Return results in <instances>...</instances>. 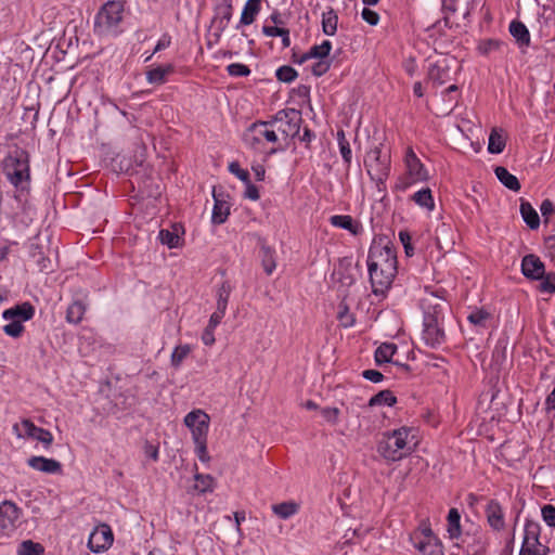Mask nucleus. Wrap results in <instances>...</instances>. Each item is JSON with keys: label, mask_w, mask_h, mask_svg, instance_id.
Instances as JSON below:
<instances>
[{"label": "nucleus", "mask_w": 555, "mask_h": 555, "mask_svg": "<svg viewBox=\"0 0 555 555\" xmlns=\"http://www.w3.org/2000/svg\"><path fill=\"white\" fill-rule=\"evenodd\" d=\"M540 525L535 521L528 520L525 526V535L522 548L531 551V553L542 552L543 545L540 543Z\"/></svg>", "instance_id": "f3484780"}, {"label": "nucleus", "mask_w": 555, "mask_h": 555, "mask_svg": "<svg viewBox=\"0 0 555 555\" xmlns=\"http://www.w3.org/2000/svg\"><path fill=\"white\" fill-rule=\"evenodd\" d=\"M233 7L230 1H224L216 8V13L212 18V25L216 27L217 33L215 36L219 38L227 29L232 18Z\"/></svg>", "instance_id": "a211bd4d"}, {"label": "nucleus", "mask_w": 555, "mask_h": 555, "mask_svg": "<svg viewBox=\"0 0 555 555\" xmlns=\"http://www.w3.org/2000/svg\"><path fill=\"white\" fill-rule=\"evenodd\" d=\"M299 509V505L295 502H282L272 506L273 513L282 519L294 516Z\"/></svg>", "instance_id": "72a5a7b5"}, {"label": "nucleus", "mask_w": 555, "mask_h": 555, "mask_svg": "<svg viewBox=\"0 0 555 555\" xmlns=\"http://www.w3.org/2000/svg\"><path fill=\"white\" fill-rule=\"evenodd\" d=\"M231 294V286L228 282H223L217 292V307L225 309Z\"/></svg>", "instance_id": "37998d69"}, {"label": "nucleus", "mask_w": 555, "mask_h": 555, "mask_svg": "<svg viewBox=\"0 0 555 555\" xmlns=\"http://www.w3.org/2000/svg\"><path fill=\"white\" fill-rule=\"evenodd\" d=\"M430 538H437L429 526L424 525L420 528L418 532H416L412 540L413 542L417 541L418 539H430Z\"/></svg>", "instance_id": "69168bd1"}, {"label": "nucleus", "mask_w": 555, "mask_h": 555, "mask_svg": "<svg viewBox=\"0 0 555 555\" xmlns=\"http://www.w3.org/2000/svg\"><path fill=\"white\" fill-rule=\"evenodd\" d=\"M337 318L344 327H350L354 324V317L350 313L349 308L345 304L339 305Z\"/></svg>", "instance_id": "de8ad7c7"}, {"label": "nucleus", "mask_w": 555, "mask_h": 555, "mask_svg": "<svg viewBox=\"0 0 555 555\" xmlns=\"http://www.w3.org/2000/svg\"><path fill=\"white\" fill-rule=\"evenodd\" d=\"M521 272L527 279L538 281L543 278L545 266L538 256L529 254L521 260Z\"/></svg>", "instance_id": "dca6fc26"}, {"label": "nucleus", "mask_w": 555, "mask_h": 555, "mask_svg": "<svg viewBox=\"0 0 555 555\" xmlns=\"http://www.w3.org/2000/svg\"><path fill=\"white\" fill-rule=\"evenodd\" d=\"M260 2L261 0H247L241 14V25H250L254 23L257 14L260 11Z\"/></svg>", "instance_id": "c85d7f7f"}, {"label": "nucleus", "mask_w": 555, "mask_h": 555, "mask_svg": "<svg viewBox=\"0 0 555 555\" xmlns=\"http://www.w3.org/2000/svg\"><path fill=\"white\" fill-rule=\"evenodd\" d=\"M13 429L18 437H28L40 441L44 449H49L53 442V436L49 430L37 427L29 420H23L20 424H15Z\"/></svg>", "instance_id": "9b49d317"}, {"label": "nucleus", "mask_w": 555, "mask_h": 555, "mask_svg": "<svg viewBox=\"0 0 555 555\" xmlns=\"http://www.w3.org/2000/svg\"><path fill=\"white\" fill-rule=\"evenodd\" d=\"M362 376L373 383H379L383 380L384 376L379 371L376 370H365L362 372Z\"/></svg>", "instance_id": "774afa93"}, {"label": "nucleus", "mask_w": 555, "mask_h": 555, "mask_svg": "<svg viewBox=\"0 0 555 555\" xmlns=\"http://www.w3.org/2000/svg\"><path fill=\"white\" fill-rule=\"evenodd\" d=\"M338 17L333 10L323 13L322 28L325 35L333 36L337 29Z\"/></svg>", "instance_id": "a19ab883"}, {"label": "nucleus", "mask_w": 555, "mask_h": 555, "mask_svg": "<svg viewBox=\"0 0 555 555\" xmlns=\"http://www.w3.org/2000/svg\"><path fill=\"white\" fill-rule=\"evenodd\" d=\"M180 227L177 224L172 225V229H163L158 233V238L162 244L168 246L169 248H177L180 246L181 237L179 235Z\"/></svg>", "instance_id": "bb28decb"}, {"label": "nucleus", "mask_w": 555, "mask_h": 555, "mask_svg": "<svg viewBox=\"0 0 555 555\" xmlns=\"http://www.w3.org/2000/svg\"><path fill=\"white\" fill-rule=\"evenodd\" d=\"M114 535L108 525L102 524L98 526L90 534L88 546L93 553H100L113 544Z\"/></svg>", "instance_id": "ddd939ff"}, {"label": "nucleus", "mask_w": 555, "mask_h": 555, "mask_svg": "<svg viewBox=\"0 0 555 555\" xmlns=\"http://www.w3.org/2000/svg\"><path fill=\"white\" fill-rule=\"evenodd\" d=\"M542 517L543 520L550 526L555 528V507L551 504H547L542 507Z\"/></svg>", "instance_id": "4d7b16f0"}, {"label": "nucleus", "mask_w": 555, "mask_h": 555, "mask_svg": "<svg viewBox=\"0 0 555 555\" xmlns=\"http://www.w3.org/2000/svg\"><path fill=\"white\" fill-rule=\"evenodd\" d=\"M423 339L431 348L440 346L444 341V331L440 325L437 313H426L423 322Z\"/></svg>", "instance_id": "1a4fd4ad"}, {"label": "nucleus", "mask_w": 555, "mask_h": 555, "mask_svg": "<svg viewBox=\"0 0 555 555\" xmlns=\"http://www.w3.org/2000/svg\"><path fill=\"white\" fill-rule=\"evenodd\" d=\"M451 63L452 60L442 57L436 63L431 64L428 69V78L434 83L441 86L451 79Z\"/></svg>", "instance_id": "2eb2a0df"}, {"label": "nucleus", "mask_w": 555, "mask_h": 555, "mask_svg": "<svg viewBox=\"0 0 555 555\" xmlns=\"http://www.w3.org/2000/svg\"><path fill=\"white\" fill-rule=\"evenodd\" d=\"M212 197L215 201L211 221L215 224H222L230 215V204L225 201L223 194H219L214 190Z\"/></svg>", "instance_id": "4be33fe9"}, {"label": "nucleus", "mask_w": 555, "mask_h": 555, "mask_svg": "<svg viewBox=\"0 0 555 555\" xmlns=\"http://www.w3.org/2000/svg\"><path fill=\"white\" fill-rule=\"evenodd\" d=\"M34 314L35 308L29 302L4 310L2 318L9 323L3 326V332L11 337H20L24 331L23 322L30 320Z\"/></svg>", "instance_id": "423d86ee"}, {"label": "nucleus", "mask_w": 555, "mask_h": 555, "mask_svg": "<svg viewBox=\"0 0 555 555\" xmlns=\"http://www.w3.org/2000/svg\"><path fill=\"white\" fill-rule=\"evenodd\" d=\"M124 5L119 1L106 2L95 16L94 30L99 35H107L115 30L121 22Z\"/></svg>", "instance_id": "0eeeda50"}, {"label": "nucleus", "mask_w": 555, "mask_h": 555, "mask_svg": "<svg viewBox=\"0 0 555 555\" xmlns=\"http://www.w3.org/2000/svg\"><path fill=\"white\" fill-rule=\"evenodd\" d=\"M505 137L501 131L493 129L489 135L488 151L491 154H500L505 147Z\"/></svg>", "instance_id": "c9c22d12"}, {"label": "nucleus", "mask_w": 555, "mask_h": 555, "mask_svg": "<svg viewBox=\"0 0 555 555\" xmlns=\"http://www.w3.org/2000/svg\"><path fill=\"white\" fill-rule=\"evenodd\" d=\"M501 47V42L494 39H489L481 42L478 47L479 51L482 54H488L494 50H498Z\"/></svg>", "instance_id": "680f3d73"}, {"label": "nucleus", "mask_w": 555, "mask_h": 555, "mask_svg": "<svg viewBox=\"0 0 555 555\" xmlns=\"http://www.w3.org/2000/svg\"><path fill=\"white\" fill-rule=\"evenodd\" d=\"M539 289L542 293L554 294L555 293V273L550 272L545 273L541 279V283L539 285Z\"/></svg>", "instance_id": "09e8293b"}, {"label": "nucleus", "mask_w": 555, "mask_h": 555, "mask_svg": "<svg viewBox=\"0 0 555 555\" xmlns=\"http://www.w3.org/2000/svg\"><path fill=\"white\" fill-rule=\"evenodd\" d=\"M460 513L456 508H451L448 514V533L451 539H457L461 535Z\"/></svg>", "instance_id": "4c0bfd02"}, {"label": "nucleus", "mask_w": 555, "mask_h": 555, "mask_svg": "<svg viewBox=\"0 0 555 555\" xmlns=\"http://www.w3.org/2000/svg\"><path fill=\"white\" fill-rule=\"evenodd\" d=\"M451 231L450 227L442 223L436 230V243L440 249L449 247L452 244V240H447L446 234Z\"/></svg>", "instance_id": "a18cd8bd"}, {"label": "nucleus", "mask_w": 555, "mask_h": 555, "mask_svg": "<svg viewBox=\"0 0 555 555\" xmlns=\"http://www.w3.org/2000/svg\"><path fill=\"white\" fill-rule=\"evenodd\" d=\"M173 72V66L168 64L165 66H158L147 72L146 78L149 82L154 85H162L166 80V76Z\"/></svg>", "instance_id": "473e14b6"}, {"label": "nucleus", "mask_w": 555, "mask_h": 555, "mask_svg": "<svg viewBox=\"0 0 555 555\" xmlns=\"http://www.w3.org/2000/svg\"><path fill=\"white\" fill-rule=\"evenodd\" d=\"M195 444V453L199 461L206 463L210 460L207 452V439L194 441Z\"/></svg>", "instance_id": "6e6d98bb"}, {"label": "nucleus", "mask_w": 555, "mask_h": 555, "mask_svg": "<svg viewBox=\"0 0 555 555\" xmlns=\"http://www.w3.org/2000/svg\"><path fill=\"white\" fill-rule=\"evenodd\" d=\"M30 256L36 260L40 271L49 269L50 260L44 257L42 248L39 245L31 246Z\"/></svg>", "instance_id": "c03bdc74"}, {"label": "nucleus", "mask_w": 555, "mask_h": 555, "mask_svg": "<svg viewBox=\"0 0 555 555\" xmlns=\"http://www.w3.org/2000/svg\"><path fill=\"white\" fill-rule=\"evenodd\" d=\"M413 543L422 555H443V546L438 538L418 539Z\"/></svg>", "instance_id": "5701e85b"}, {"label": "nucleus", "mask_w": 555, "mask_h": 555, "mask_svg": "<svg viewBox=\"0 0 555 555\" xmlns=\"http://www.w3.org/2000/svg\"><path fill=\"white\" fill-rule=\"evenodd\" d=\"M332 225L348 230L352 234H358L361 230L360 223L356 222L351 216L335 215L330 219Z\"/></svg>", "instance_id": "393cba45"}, {"label": "nucleus", "mask_w": 555, "mask_h": 555, "mask_svg": "<svg viewBox=\"0 0 555 555\" xmlns=\"http://www.w3.org/2000/svg\"><path fill=\"white\" fill-rule=\"evenodd\" d=\"M413 199L421 207L427 208L428 210L434 209L435 203L431 191L428 188L417 191L413 195Z\"/></svg>", "instance_id": "79ce46f5"}, {"label": "nucleus", "mask_w": 555, "mask_h": 555, "mask_svg": "<svg viewBox=\"0 0 555 555\" xmlns=\"http://www.w3.org/2000/svg\"><path fill=\"white\" fill-rule=\"evenodd\" d=\"M27 464L35 470L46 474H61L62 464L53 459H47L44 456H31L27 460Z\"/></svg>", "instance_id": "aec40b11"}, {"label": "nucleus", "mask_w": 555, "mask_h": 555, "mask_svg": "<svg viewBox=\"0 0 555 555\" xmlns=\"http://www.w3.org/2000/svg\"><path fill=\"white\" fill-rule=\"evenodd\" d=\"M210 417L203 410H193L184 417V425L191 430L193 441L207 439Z\"/></svg>", "instance_id": "9d476101"}, {"label": "nucleus", "mask_w": 555, "mask_h": 555, "mask_svg": "<svg viewBox=\"0 0 555 555\" xmlns=\"http://www.w3.org/2000/svg\"><path fill=\"white\" fill-rule=\"evenodd\" d=\"M337 138H338L340 154H341L344 160L349 164L351 162V150H350L348 141L345 138L344 131H338Z\"/></svg>", "instance_id": "603ef678"}, {"label": "nucleus", "mask_w": 555, "mask_h": 555, "mask_svg": "<svg viewBox=\"0 0 555 555\" xmlns=\"http://www.w3.org/2000/svg\"><path fill=\"white\" fill-rule=\"evenodd\" d=\"M229 170L231 173L235 175L241 181L248 182L249 181V173L247 170H244L240 167L238 163L233 162L229 166Z\"/></svg>", "instance_id": "bf43d9fd"}, {"label": "nucleus", "mask_w": 555, "mask_h": 555, "mask_svg": "<svg viewBox=\"0 0 555 555\" xmlns=\"http://www.w3.org/2000/svg\"><path fill=\"white\" fill-rule=\"evenodd\" d=\"M225 311V309H220L217 307V310L210 315L207 326H209L210 328H216L220 324L222 318L224 317Z\"/></svg>", "instance_id": "0e129e2a"}, {"label": "nucleus", "mask_w": 555, "mask_h": 555, "mask_svg": "<svg viewBox=\"0 0 555 555\" xmlns=\"http://www.w3.org/2000/svg\"><path fill=\"white\" fill-rule=\"evenodd\" d=\"M42 552V546L30 540L24 541L18 548V555H41Z\"/></svg>", "instance_id": "49530a36"}, {"label": "nucleus", "mask_w": 555, "mask_h": 555, "mask_svg": "<svg viewBox=\"0 0 555 555\" xmlns=\"http://www.w3.org/2000/svg\"><path fill=\"white\" fill-rule=\"evenodd\" d=\"M243 140L245 144L255 152L273 154L276 152V149L271 147L268 150V144L278 143L279 135L270 120L257 121L247 128Z\"/></svg>", "instance_id": "f03ea898"}, {"label": "nucleus", "mask_w": 555, "mask_h": 555, "mask_svg": "<svg viewBox=\"0 0 555 555\" xmlns=\"http://www.w3.org/2000/svg\"><path fill=\"white\" fill-rule=\"evenodd\" d=\"M331 67V61L328 57L318 60L311 67V72L314 76L320 77L324 75Z\"/></svg>", "instance_id": "5fc2aeb1"}, {"label": "nucleus", "mask_w": 555, "mask_h": 555, "mask_svg": "<svg viewBox=\"0 0 555 555\" xmlns=\"http://www.w3.org/2000/svg\"><path fill=\"white\" fill-rule=\"evenodd\" d=\"M262 31L268 37L282 38V44L284 48L289 47V30L279 26H263Z\"/></svg>", "instance_id": "ea45409f"}, {"label": "nucleus", "mask_w": 555, "mask_h": 555, "mask_svg": "<svg viewBox=\"0 0 555 555\" xmlns=\"http://www.w3.org/2000/svg\"><path fill=\"white\" fill-rule=\"evenodd\" d=\"M369 271L384 270L385 273H397V255L389 242L375 241L369 250Z\"/></svg>", "instance_id": "20e7f679"}, {"label": "nucleus", "mask_w": 555, "mask_h": 555, "mask_svg": "<svg viewBox=\"0 0 555 555\" xmlns=\"http://www.w3.org/2000/svg\"><path fill=\"white\" fill-rule=\"evenodd\" d=\"M276 78L282 82H292L297 78V72L293 67L284 65L276 70Z\"/></svg>", "instance_id": "8fccbe9b"}, {"label": "nucleus", "mask_w": 555, "mask_h": 555, "mask_svg": "<svg viewBox=\"0 0 555 555\" xmlns=\"http://www.w3.org/2000/svg\"><path fill=\"white\" fill-rule=\"evenodd\" d=\"M228 73L232 76H247L250 69L244 64L233 63L228 66Z\"/></svg>", "instance_id": "13d9d810"}, {"label": "nucleus", "mask_w": 555, "mask_h": 555, "mask_svg": "<svg viewBox=\"0 0 555 555\" xmlns=\"http://www.w3.org/2000/svg\"><path fill=\"white\" fill-rule=\"evenodd\" d=\"M18 517L20 509L14 503L4 501L0 504V539L15 531Z\"/></svg>", "instance_id": "f8f14e48"}, {"label": "nucleus", "mask_w": 555, "mask_h": 555, "mask_svg": "<svg viewBox=\"0 0 555 555\" xmlns=\"http://www.w3.org/2000/svg\"><path fill=\"white\" fill-rule=\"evenodd\" d=\"M405 166L410 182L405 183L402 186L403 189H405L411 183L424 181L427 179V171L412 149H409L405 154Z\"/></svg>", "instance_id": "4468645a"}, {"label": "nucleus", "mask_w": 555, "mask_h": 555, "mask_svg": "<svg viewBox=\"0 0 555 555\" xmlns=\"http://www.w3.org/2000/svg\"><path fill=\"white\" fill-rule=\"evenodd\" d=\"M361 16L366 23H369L372 26L377 25L379 21V15L375 11L367 8H364L362 10Z\"/></svg>", "instance_id": "e2e57ef3"}, {"label": "nucleus", "mask_w": 555, "mask_h": 555, "mask_svg": "<svg viewBox=\"0 0 555 555\" xmlns=\"http://www.w3.org/2000/svg\"><path fill=\"white\" fill-rule=\"evenodd\" d=\"M414 438L412 429L408 427L384 433L377 443V452L387 462L400 461L414 451Z\"/></svg>", "instance_id": "f257e3e1"}, {"label": "nucleus", "mask_w": 555, "mask_h": 555, "mask_svg": "<svg viewBox=\"0 0 555 555\" xmlns=\"http://www.w3.org/2000/svg\"><path fill=\"white\" fill-rule=\"evenodd\" d=\"M494 173L499 181L508 190L514 192H518L520 190V183L517 177L512 175L505 167H495Z\"/></svg>", "instance_id": "a878e982"}, {"label": "nucleus", "mask_w": 555, "mask_h": 555, "mask_svg": "<svg viewBox=\"0 0 555 555\" xmlns=\"http://www.w3.org/2000/svg\"><path fill=\"white\" fill-rule=\"evenodd\" d=\"M509 33L520 46H529L530 34L526 25L518 21H513L509 24Z\"/></svg>", "instance_id": "c756f323"}, {"label": "nucleus", "mask_w": 555, "mask_h": 555, "mask_svg": "<svg viewBox=\"0 0 555 555\" xmlns=\"http://www.w3.org/2000/svg\"><path fill=\"white\" fill-rule=\"evenodd\" d=\"M332 49V43L328 40H324L321 44H314L306 53L300 54L299 60H295V63L302 64L308 60L317 59L321 60L328 57Z\"/></svg>", "instance_id": "b1692460"}, {"label": "nucleus", "mask_w": 555, "mask_h": 555, "mask_svg": "<svg viewBox=\"0 0 555 555\" xmlns=\"http://www.w3.org/2000/svg\"><path fill=\"white\" fill-rule=\"evenodd\" d=\"M399 238L404 247L405 254L408 256L413 255V247L411 245V235L408 232L401 231L399 233Z\"/></svg>", "instance_id": "338daca9"}, {"label": "nucleus", "mask_w": 555, "mask_h": 555, "mask_svg": "<svg viewBox=\"0 0 555 555\" xmlns=\"http://www.w3.org/2000/svg\"><path fill=\"white\" fill-rule=\"evenodd\" d=\"M85 312L86 306L81 301L76 300L67 308L66 321L68 323L78 324L82 320Z\"/></svg>", "instance_id": "f704fd0d"}, {"label": "nucleus", "mask_w": 555, "mask_h": 555, "mask_svg": "<svg viewBox=\"0 0 555 555\" xmlns=\"http://www.w3.org/2000/svg\"><path fill=\"white\" fill-rule=\"evenodd\" d=\"M390 152L382 144L371 149L364 158V166L370 178L380 191L390 173Z\"/></svg>", "instance_id": "7ed1b4c3"}, {"label": "nucleus", "mask_w": 555, "mask_h": 555, "mask_svg": "<svg viewBox=\"0 0 555 555\" xmlns=\"http://www.w3.org/2000/svg\"><path fill=\"white\" fill-rule=\"evenodd\" d=\"M2 170L8 180L20 186L23 181L29 179L28 154L22 149L15 147L2 162Z\"/></svg>", "instance_id": "39448f33"}, {"label": "nucleus", "mask_w": 555, "mask_h": 555, "mask_svg": "<svg viewBox=\"0 0 555 555\" xmlns=\"http://www.w3.org/2000/svg\"><path fill=\"white\" fill-rule=\"evenodd\" d=\"M397 351V346L390 343L382 344L375 351V361L377 364L392 362V357Z\"/></svg>", "instance_id": "2f4dec72"}, {"label": "nucleus", "mask_w": 555, "mask_h": 555, "mask_svg": "<svg viewBox=\"0 0 555 555\" xmlns=\"http://www.w3.org/2000/svg\"><path fill=\"white\" fill-rule=\"evenodd\" d=\"M192 347L188 344L184 345H178L170 357V363L175 369H178L181 366L182 362L188 358V356L191 353Z\"/></svg>", "instance_id": "58836bf2"}, {"label": "nucleus", "mask_w": 555, "mask_h": 555, "mask_svg": "<svg viewBox=\"0 0 555 555\" xmlns=\"http://www.w3.org/2000/svg\"><path fill=\"white\" fill-rule=\"evenodd\" d=\"M397 402V398L393 396L392 391L385 389L373 396L369 400L370 406L376 405H388L392 406Z\"/></svg>", "instance_id": "e433bc0d"}, {"label": "nucleus", "mask_w": 555, "mask_h": 555, "mask_svg": "<svg viewBox=\"0 0 555 555\" xmlns=\"http://www.w3.org/2000/svg\"><path fill=\"white\" fill-rule=\"evenodd\" d=\"M486 517L489 526L496 531L504 529V512L502 506L494 500L488 502L486 509Z\"/></svg>", "instance_id": "412c9836"}, {"label": "nucleus", "mask_w": 555, "mask_h": 555, "mask_svg": "<svg viewBox=\"0 0 555 555\" xmlns=\"http://www.w3.org/2000/svg\"><path fill=\"white\" fill-rule=\"evenodd\" d=\"M372 291L375 295H384L391 286L396 272L385 273L383 270L369 271Z\"/></svg>", "instance_id": "6ab92c4d"}, {"label": "nucleus", "mask_w": 555, "mask_h": 555, "mask_svg": "<svg viewBox=\"0 0 555 555\" xmlns=\"http://www.w3.org/2000/svg\"><path fill=\"white\" fill-rule=\"evenodd\" d=\"M489 317L490 314L487 311L479 309L472 311L468 314L467 320L474 325L483 327Z\"/></svg>", "instance_id": "3c124183"}, {"label": "nucleus", "mask_w": 555, "mask_h": 555, "mask_svg": "<svg viewBox=\"0 0 555 555\" xmlns=\"http://www.w3.org/2000/svg\"><path fill=\"white\" fill-rule=\"evenodd\" d=\"M270 121L276 133L286 140L299 134L302 118L299 111L288 108L279 111Z\"/></svg>", "instance_id": "6e6552de"}, {"label": "nucleus", "mask_w": 555, "mask_h": 555, "mask_svg": "<svg viewBox=\"0 0 555 555\" xmlns=\"http://www.w3.org/2000/svg\"><path fill=\"white\" fill-rule=\"evenodd\" d=\"M261 266L268 275H271L276 268L275 251L266 244L260 247Z\"/></svg>", "instance_id": "cd10ccee"}, {"label": "nucleus", "mask_w": 555, "mask_h": 555, "mask_svg": "<svg viewBox=\"0 0 555 555\" xmlns=\"http://www.w3.org/2000/svg\"><path fill=\"white\" fill-rule=\"evenodd\" d=\"M321 414L332 425L338 423L339 410L337 408H324L321 410Z\"/></svg>", "instance_id": "052dcab7"}, {"label": "nucleus", "mask_w": 555, "mask_h": 555, "mask_svg": "<svg viewBox=\"0 0 555 555\" xmlns=\"http://www.w3.org/2000/svg\"><path fill=\"white\" fill-rule=\"evenodd\" d=\"M520 214L524 219V221L527 223V225L534 230L538 229L540 225V218L535 209L528 203V202H521L520 204Z\"/></svg>", "instance_id": "7c9ffc66"}, {"label": "nucleus", "mask_w": 555, "mask_h": 555, "mask_svg": "<svg viewBox=\"0 0 555 555\" xmlns=\"http://www.w3.org/2000/svg\"><path fill=\"white\" fill-rule=\"evenodd\" d=\"M195 480L197 481L196 488L201 492H206L212 489L214 478L210 475L196 474Z\"/></svg>", "instance_id": "864d4df0"}]
</instances>
